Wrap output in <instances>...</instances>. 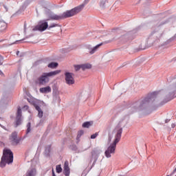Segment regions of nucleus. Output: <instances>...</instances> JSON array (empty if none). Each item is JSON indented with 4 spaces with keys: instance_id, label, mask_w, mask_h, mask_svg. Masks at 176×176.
Masks as SVG:
<instances>
[{
    "instance_id": "22",
    "label": "nucleus",
    "mask_w": 176,
    "mask_h": 176,
    "mask_svg": "<svg viewBox=\"0 0 176 176\" xmlns=\"http://www.w3.org/2000/svg\"><path fill=\"white\" fill-rule=\"evenodd\" d=\"M52 148V146L48 145L45 147V153L46 156H49V153H50V149Z\"/></svg>"
},
{
    "instance_id": "20",
    "label": "nucleus",
    "mask_w": 176,
    "mask_h": 176,
    "mask_svg": "<svg viewBox=\"0 0 176 176\" xmlns=\"http://www.w3.org/2000/svg\"><path fill=\"white\" fill-rule=\"evenodd\" d=\"M93 125V122H85L82 124V127L85 129H89L90 126Z\"/></svg>"
},
{
    "instance_id": "13",
    "label": "nucleus",
    "mask_w": 176,
    "mask_h": 176,
    "mask_svg": "<svg viewBox=\"0 0 176 176\" xmlns=\"http://www.w3.org/2000/svg\"><path fill=\"white\" fill-rule=\"evenodd\" d=\"M98 155H100V150L97 148H94L91 151V162L92 160H94V163H96L98 159Z\"/></svg>"
},
{
    "instance_id": "1",
    "label": "nucleus",
    "mask_w": 176,
    "mask_h": 176,
    "mask_svg": "<svg viewBox=\"0 0 176 176\" xmlns=\"http://www.w3.org/2000/svg\"><path fill=\"white\" fill-rule=\"evenodd\" d=\"M159 94V92H153L147 97L144 98L142 100H138L136 102H134L130 105L128 108L129 114L134 113L135 112H139L140 111H144L146 109L149 105V102H153L156 96Z\"/></svg>"
},
{
    "instance_id": "37",
    "label": "nucleus",
    "mask_w": 176,
    "mask_h": 176,
    "mask_svg": "<svg viewBox=\"0 0 176 176\" xmlns=\"http://www.w3.org/2000/svg\"><path fill=\"white\" fill-rule=\"evenodd\" d=\"M24 108H25L26 109H28V106H25Z\"/></svg>"
},
{
    "instance_id": "16",
    "label": "nucleus",
    "mask_w": 176,
    "mask_h": 176,
    "mask_svg": "<svg viewBox=\"0 0 176 176\" xmlns=\"http://www.w3.org/2000/svg\"><path fill=\"white\" fill-rule=\"evenodd\" d=\"M52 91V88L49 86L45 87L40 88V93H43L44 94H46L47 93H50Z\"/></svg>"
},
{
    "instance_id": "34",
    "label": "nucleus",
    "mask_w": 176,
    "mask_h": 176,
    "mask_svg": "<svg viewBox=\"0 0 176 176\" xmlns=\"http://www.w3.org/2000/svg\"><path fill=\"white\" fill-rule=\"evenodd\" d=\"M0 126H1V127H2V129H5V126H3V125L1 124H0Z\"/></svg>"
},
{
    "instance_id": "31",
    "label": "nucleus",
    "mask_w": 176,
    "mask_h": 176,
    "mask_svg": "<svg viewBox=\"0 0 176 176\" xmlns=\"http://www.w3.org/2000/svg\"><path fill=\"white\" fill-rule=\"evenodd\" d=\"M171 127H172V129H174V127H175V124H172Z\"/></svg>"
},
{
    "instance_id": "11",
    "label": "nucleus",
    "mask_w": 176,
    "mask_h": 176,
    "mask_svg": "<svg viewBox=\"0 0 176 176\" xmlns=\"http://www.w3.org/2000/svg\"><path fill=\"white\" fill-rule=\"evenodd\" d=\"M22 122H23V116L21 115V109L19 107L18 108V110L16 112V117L15 120L14 127H17L18 126H20V124H21Z\"/></svg>"
},
{
    "instance_id": "39",
    "label": "nucleus",
    "mask_w": 176,
    "mask_h": 176,
    "mask_svg": "<svg viewBox=\"0 0 176 176\" xmlns=\"http://www.w3.org/2000/svg\"><path fill=\"white\" fill-rule=\"evenodd\" d=\"M17 42H20V41H16L15 42V43H17Z\"/></svg>"
},
{
    "instance_id": "18",
    "label": "nucleus",
    "mask_w": 176,
    "mask_h": 176,
    "mask_svg": "<svg viewBox=\"0 0 176 176\" xmlns=\"http://www.w3.org/2000/svg\"><path fill=\"white\" fill-rule=\"evenodd\" d=\"M35 109H36V111H38V118H42L43 116V111H42V109H41V107L38 105H34Z\"/></svg>"
},
{
    "instance_id": "9",
    "label": "nucleus",
    "mask_w": 176,
    "mask_h": 176,
    "mask_svg": "<svg viewBox=\"0 0 176 176\" xmlns=\"http://www.w3.org/2000/svg\"><path fill=\"white\" fill-rule=\"evenodd\" d=\"M65 80L67 85L71 86L75 83V78H74V74L71 72L65 73Z\"/></svg>"
},
{
    "instance_id": "40",
    "label": "nucleus",
    "mask_w": 176,
    "mask_h": 176,
    "mask_svg": "<svg viewBox=\"0 0 176 176\" xmlns=\"http://www.w3.org/2000/svg\"><path fill=\"white\" fill-rule=\"evenodd\" d=\"M24 28H25H25H26V25H24Z\"/></svg>"
},
{
    "instance_id": "3",
    "label": "nucleus",
    "mask_w": 176,
    "mask_h": 176,
    "mask_svg": "<svg viewBox=\"0 0 176 176\" xmlns=\"http://www.w3.org/2000/svg\"><path fill=\"white\" fill-rule=\"evenodd\" d=\"M123 133V129L122 128H116V134L115 135V139L111 143L107 149L104 152V155L106 157L109 158L111 157V155H115V151H116V145H118V143L119 141H120V139L122 138V133Z\"/></svg>"
},
{
    "instance_id": "15",
    "label": "nucleus",
    "mask_w": 176,
    "mask_h": 176,
    "mask_svg": "<svg viewBox=\"0 0 176 176\" xmlns=\"http://www.w3.org/2000/svg\"><path fill=\"white\" fill-rule=\"evenodd\" d=\"M36 169L35 168H29L25 175L23 176H36Z\"/></svg>"
},
{
    "instance_id": "28",
    "label": "nucleus",
    "mask_w": 176,
    "mask_h": 176,
    "mask_svg": "<svg viewBox=\"0 0 176 176\" xmlns=\"http://www.w3.org/2000/svg\"><path fill=\"white\" fill-rule=\"evenodd\" d=\"M97 137H98V133H96L91 135V139L94 140V139L97 138Z\"/></svg>"
},
{
    "instance_id": "32",
    "label": "nucleus",
    "mask_w": 176,
    "mask_h": 176,
    "mask_svg": "<svg viewBox=\"0 0 176 176\" xmlns=\"http://www.w3.org/2000/svg\"><path fill=\"white\" fill-rule=\"evenodd\" d=\"M3 8H5L6 12H8V7H6V6H3Z\"/></svg>"
},
{
    "instance_id": "26",
    "label": "nucleus",
    "mask_w": 176,
    "mask_h": 176,
    "mask_svg": "<svg viewBox=\"0 0 176 176\" xmlns=\"http://www.w3.org/2000/svg\"><path fill=\"white\" fill-rule=\"evenodd\" d=\"M54 27H58V24L52 23L51 25H50V26H48V30H50L52 28H54Z\"/></svg>"
},
{
    "instance_id": "6",
    "label": "nucleus",
    "mask_w": 176,
    "mask_h": 176,
    "mask_svg": "<svg viewBox=\"0 0 176 176\" xmlns=\"http://www.w3.org/2000/svg\"><path fill=\"white\" fill-rule=\"evenodd\" d=\"M60 72H61V70H55L49 73H43L36 80V82H38V85H41V86H45V85L49 83L50 76H56V75H58Z\"/></svg>"
},
{
    "instance_id": "12",
    "label": "nucleus",
    "mask_w": 176,
    "mask_h": 176,
    "mask_svg": "<svg viewBox=\"0 0 176 176\" xmlns=\"http://www.w3.org/2000/svg\"><path fill=\"white\" fill-rule=\"evenodd\" d=\"M103 43H101L100 44H98L97 45H96L95 47H92L91 45H87L85 46L86 49H87L88 50H89V54H94V53H96V52H97L100 47H101V46H102Z\"/></svg>"
},
{
    "instance_id": "10",
    "label": "nucleus",
    "mask_w": 176,
    "mask_h": 176,
    "mask_svg": "<svg viewBox=\"0 0 176 176\" xmlns=\"http://www.w3.org/2000/svg\"><path fill=\"white\" fill-rule=\"evenodd\" d=\"M49 25L46 21H41L38 25L33 28V31H45L47 30Z\"/></svg>"
},
{
    "instance_id": "2",
    "label": "nucleus",
    "mask_w": 176,
    "mask_h": 176,
    "mask_svg": "<svg viewBox=\"0 0 176 176\" xmlns=\"http://www.w3.org/2000/svg\"><path fill=\"white\" fill-rule=\"evenodd\" d=\"M83 8H85V4L80 5L72 10H66L59 15L54 13H50L48 15L49 19H46L45 21H49V20H64L65 19H69V17H74V16H76L78 13H80V12L83 10Z\"/></svg>"
},
{
    "instance_id": "5",
    "label": "nucleus",
    "mask_w": 176,
    "mask_h": 176,
    "mask_svg": "<svg viewBox=\"0 0 176 176\" xmlns=\"http://www.w3.org/2000/svg\"><path fill=\"white\" fill-rule=\"evenodd\" d=\"M10 163H13V152L10 149H4L0 162V167L4 168L6 167V164H10Z\"/></svg>"
},
{
    "instance_id": "33",
    "label": "nucleus",
    "mask_w": 176,
    "mask_h": 176,
    "mask_svg": "<svg viewBox=\"0 0 176 176\" xmlns=\"http://www.w3.org/2000/svg\"><path fill=\"white\" fill-rule=\"evenodd\" d=\"M170 122V120H166L165 123H168Z\"/></svg>"
},
{
    "instance_id": "17",
    "label": "nucleus",
    "mask_w": 176,
    "mask_h": 176,
    "mask_svg": "<svg viewBox=\"0 0 176 176\" xmlns=\"http://www.w3.org/2000/svg\"><path fill=\"white\" fill-rule=\"evenodd\" d=\"M108 1L109 0H102L100 1V8H102V9H104V8H106V6H108V5H109V3Z\"/></svg>"
},
{
    "instance_id": "27",
    "label": "nucleus",
    "mask_w": 176,
    "mask_h": 176,
    "mask_svg": "<svg viewBox=\"0 0 176 176\" xmlns=\"http://www.w3.org/2000/svg\"><path fill=\"white\" fill-rule=\"evenodd\" d=\"M75 71H79L80 69H82L81 65H74Z\"/></svg>"
},
{
    "instance_id": "21",
    "label": "nucleus",
    "mask_w": 176,
    "mask_h": 176,
    "mask_svg": "<svg viewBox=\"0 0 176 176\" xmlns=\"http://www.w3.org/2000/svg\"><path fill=\"white\" fill-rule=\"evenodd\" d=\"M47 67L48 68H57V67H58V63L52 62L50 64H48Z\"/></svg>"
},
{
    "instance_id": "41",
    "label": "nucleus",
    "mask_w": 176,
    "mask_h": 176,
    "mask_svg": "<svg viewBox=\"0 0 176 176\" xmlns=\"http://www.w3.org/2000/svg\"><path fill=\"white\" fill-rule=\"evenodd\" d=\"M167 176H170V175H167Z\"/></svg>"
},
{
    "instance_id": "29",
    "label": "nucleus",
    "mask_w": 176,
    "mask_h": 176,
    "mask_svg": "<svg viewBox=\"0 0 176 176\" xmlns=\"http://www.w3.org/2000/svg\"><path fill=\"white\" fill-rule=\"evenodd\" d=\"M2 64H3V57L0 55V65H2Z\"/></svg>"
},
{
    "instance_id": "35",
    "label": "nucleus",
    "mask_w": 176,
    "mask_h": 176,
    "mask_svg": "<svg viewBox=\"0 0 176 176\" xmlns=\"http://www.w3.org/2000/svg\"><path fill=\"white\" fill-rule=\"evenodd\" d=\"M87 2H89V0H85V3H87Z\"/></svg>"
},
{
    "instance_id": "38",
    "label": "nucleus",
    "mask_w": 176,
    "mask_h": 176,
    "mask_svg": "<svg viewBox=\"0 0 176 176\" xmlns=\"http://www.w3.org/2000/svg\"><path fill=\"white\" fill-rule=\"evenodd\" d=\"M1 74H3V73L2 72V71L0 70V75H1Z\"/></svg>"
},
{
    "instance_id": "25",
    "label": "nucleus",
    "mask_w": 176,
    "mask_h": 176,
    "mask_svg": "<svg viewBox=\"0 0 176 176\" xmlns=\"http://www.w3.org/2000/svg\"><path fill=\"white\" fill-rule=\"evenodd\" d=\"M83 134H84L83 131H78L76 139L79 140V138H80V137H82V135H83Z\"/></svg>"
},
{
    "instance_id": "4",
    "label": "nucleus",
    "mask_w": 176,
    "mask_h": 176,
    "mask_svg": "<svg viewBox=\"0 0 176 176\" xmlns=\"http://www.w3.org/2000/svg\"><path fill=\"white\" fill-rule=\"evenodd\" d=\"M162 35L163 33L160 31V28L155 29L151 32L147 38V45H149L150 46H153V45L159 46L160 38Z\"/></svg>"
},
{
    "instance_id": "30",
    "label": "nucleus",
    "mask_w": 176,
    "mask_h": 176,
    "mask_svg": "<svg viewBox=\"0 0 176 176\" xmlns=\"http://www.w3.org/2000/svg\"><path fill=\"white\" fill-rule=\"evenodd\" d=\"M52 176H56V173H54V169H52Z\"/></svg>"
},
{
    "instance_id": "23",
    "label": "nucleus",
    "mask_w": 176,
    "mask_h": 176,
    "mask_svg": "<svg viewBox=\"0 0 176 176\" xmlns=\"http://www.w3.org/2000/svg\"><path fill=\"white\" fill-rule=\"evenodd\" d=\"M56 173L60 174V173L63 172V168H61V165H56Z\"/></svg>"
},
{
    "instance_id": "36",
    "label": "nucleus",
    "mask_w": 176,
    "mask_h": 176,
    "mask_svg": "<svg viewBox=\"0 0 176 176\" xmlns=\"http://www.w3.org/2000/svg\"><path fill=\"white\" fill-rule=\"evenodd\" d=\"M19 53H20L19 51L16 52V56H19Z\"/></svg>"
},
{
    "instance_id": "19",
    "label": "nucleus",
    "mask_w": 176,
    "mask_h": 176,
    "mask_svg": "<svg viewBox=\"0 0 176 176\" xmlns=\"http://www.w3.org/2000/svg\"><path fill=\"white\" fill-rule=\"evenodd\" d=\"M90 68H91V65L90 64L81 65V69H82V71H85V69H90Z\"/></svg>"
},
{
    "instance_id": "8",
    "label": "nucleus",
    "mask_w": 176,
    "mask_h": 176,
    "mask_svg": "<svg viewBox=\"0 0 176 176\" xmlns=\"http://www.w3.org/2000/svg\"><path fill=\"white\" fill-rule=\"evenodd\" d=\"M10 142L11 145L16 146L20 144V141H21V138L17 136V132L14 131L11 133L9 138Z\"/></svg>"
},
{
    "instance_id": "7",
    "label": "nucleus",
    "mask_w": 176,
    "mask_h": 176,
    "mask_svg": "<svg viewBox=\"0 0 176 176\" xmlns=\"http://www.w3.org/2000/svg\"><path fill=\"white\" fill-rule=\"evenodd\" d=\"M175 90H176V84L170 85L168 89L165 93V102H168L171 100L175 98Z\"/></svg>"
},
{
    "instance_id": "24",
    "label": "nucleus",
    "mask_w": 176,
    "mask_h": 176,
    "mask_svg": "<svg viewBox=\"0 0 176 176\" xmlns=\"http://www.w3.org/2000/svg\"><path fill=\"white\" fill-rule=\"evenodd\" d=\"M26 134H28L31 132V122H28L27 126Z\"/></svg>"
},
{
    "instance_id": "14",
    "label": "nucleus",
    "mask_w": 176,
    "mask_h": 176,
    "mask_svg": "<svg viewBox=\"0 0 176 176\" xmlns=\"http://www.w3.org/2000/svg\"><path fill=\"white\" fill-rule=\"evenodd\" d=\"M71 171L69 170V166L68 161L65 162L64 168H63V174L65 176H69Z\"/></svg>"
}]
</instances>
